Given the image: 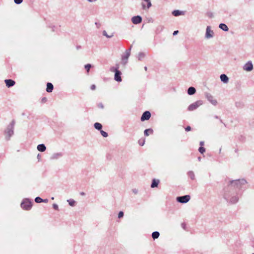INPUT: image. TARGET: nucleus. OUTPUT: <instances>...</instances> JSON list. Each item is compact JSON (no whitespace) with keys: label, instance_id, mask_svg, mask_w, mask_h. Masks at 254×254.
Instances as JSON below:
<instances>
[{"label":"nucleus","instance_id":"f257e3e1","mask_svg":"<svg viewBox=\"0 0 254 254\" xmlns=\"http://www.w3.org/2000/svg\"><path fill=\"white\" fill-rule=\"evenodd\" d=\"M239 194L236 191H234L233 190L228 192H225L224 195V198L230 203L232 204H235L237 203L239 199Z\"/></svg>","mask_w":254,"mask_h":254},{"label":"nucleus","instance_id":"f03ea898","mask_svg":"<svg viewBox=\"0 0 254 254\" xmlns=\"http://www.w3.org/2000/svg\"><path fill=\"white\" fill-rule=\"evenodd\" d=\"M15 125V121L14 120L12 121L10 124L7 127L6 129L4 131V135L5 139L7 140L10 139V137L14 133V127Z\"/></svg>","mask_w":254,"mask_h":254},{"label":"nucleus","instance_id":"7ed1b4c3","mask_svg":"<svg viewBox=\"0 0 254 254\" xmlns=\"http://www.w3.org/2000/svg\"><path fill=\"white\" fill-rule=\"evenodd\" d=\"M246 184V181L244 179L242 180H236L231 181L230 185L229 187L230 190H232V187H236L237 189H240L242 186Z\"/></svg>","mask_w":254,"mask_h":254},{"label":"nucleus","instance_id":"20e7f679","mask_svg":"<svg viewBox=\"0 0 254 254\" xmlns=\"http://www.w3.org/2000/svg\"><path fill=\"white\" fill-rule=\"evenodd\" d=\"M21 206L23 209L28 210L31 208L32 202L29 199L25 198L21 203Z\"/></svg>","mask_w":254,"mask_h":254},{"label":"nucleus","instance_id":"39448f33","mask_svg":"<svg viewBox=\"0 0 254 254\" xmlns=\"http://www.w3.org/2000/svg\"><path fill=\"white\" fill-rule=\"evenodd\" d=\"M203 101L202 100H198L195 102L191 104L188 107V110L193 111L197 109L198 107L202 105Z\"/></svg>","mask_w":254,"mask_h":254},{"label":"nucleus","instance_id":"423d86ee","mask_svg":"<svg viewBox=\"0 0 254 254\" xmlns=\"http://www.w3.org/2000/svg\"><path fill=\"white\" fill-rule=\"evenodd\" d=\"M190 199V195H185L181 196H178L176 200L178 202L181 203H186L188 202Z\"/></svg>","mask_w":254,"mask_h":254},{"label":"nucleus","instance_id":"0eeeda50","mask_svg":"<svg viewBox=\"0 0 254 254\" xmlns=\"http://www.w3.org/2000/svg\"><path fill=\"white\" fill-rule=\"evenodd\" d=\"M130 51L131 47L128 50H127L126 51L125 54H124L122 57V60L125 64L127 63V60L130 55Z\"/></svg>","mask_w":254,"mask_h":254},{"label":"nucleus","instance_id":"6e6552de","mask_svg":"<svg viewBox=\"0 0 254 254\" xmlns=\"http://www.w3.org/2000/svg\"><path fill=\"white\" fill-rule=\"evenodd\" d=\"M214 36V32L211 30V27L209 26H207L206 29V33L205 37L206 39H210Z\"/></svg>","mask_w":254,"mask_h":254},{"label":"nucleus","instance_id":"1a4fd4ad","mask_svg":"<svg viewBox=\"0 0 254 254\" xmlns=\"http://www.w3.org/2000/svg\"><path fill=\"white\" fill-rule=\"evenodd\" d=\"M253 69V64L251 61L248 62L243 66V69L247 71H251Z\"/></svg>","mask_w":254,"mask_h":254},{"label":"nucleus","instance_id":"9d476101","mask_svg":"<svg viewBox=\"0 0 254 254\" xmlns=\"http://www.w3.org/2000/svg\"><path fill=\"white\" fill-rule=\"evenodd\" d=\"M151 117V114L148 111H146L145 112H144L143 114L142 115L141 117V121H144L145 120H148L150 119Z\"/></svg>","mask_w":254,"mask_h":254},{"label":"nucleus","instance_id":"9b49d317","mask_svg":"<svg viewBox=\"0 0 254 254\" xmlns=\"http://www.w3.org/2000/svg\"><path fill=\"white\" fill-rule=\"evenodd\" d=\"M132 22L134 24H137L141 22L142 18L140 16H134L131 18Z\"/></svg>","mask_w":254,"mask_h":254},{"label":"nucleus","instance_id":"f8f14e48","mask_svg":"<svg viewBox=\"0 0 254 254\" xmlns=\"http://www.w3.org/2000/svg\"><path fill=\"white\" fill-rule=\"evenodd\" d=\"M206 97L207 100L213 105H216L217 103V101L214 98L213 96L210 94H207Z\"/></svg>","mask_w":254,"mask_h":254},{"label":"nucleus","instance_id":"ddd939ff","mask_svg":"<svg viewBox=\"0 0 254 254\" xmlns=\"http://www.w3.org/2000/svg\"><path fill=\"white\" fill-rule=\"evenodd\" d=\"M121 74L122 73L120 70L117 71L115 73L114 79L118 82H121L122 80Z\"/></svg>","mask_w":254,"mask_h":254},{"label":"nucleus","instance_id":"4468645a","mask_svg":"<svg viewBox=\"0 0 254 254\" xmlns=\"http://www.w3.org/2000/svg\"><path fill=\"white\" fill-rule=\"evenodd\" d=\"M4 82L6 86L8 88L13 86L15 84V82L12 79H5Z\"/></svg>","mask_w":254,"mask_h":254},{"label":"nucleus","instance_id":"2eb2a0df","mask_svg":"<svg viewBox=\"0 0 254 254\" xmlns=\"http://www.w3.org/2000/svg\"><path fill=\"white\" fill-rule=\"evenodd\" d=\"M63 155V153L62 152H58V153H55L52 154V155L51 157V159L52 160H55V159H58L61 157H62Z\"/></svg>","mask_w":254,"mask_h":254},{"label":"nucleus","instance_id":"dca6fc26","mask_svg":"<svg viewBox=\"0 0 254 254\" xmlns=\"http://www.w3.org/2000/svg\"><path fill=\"white\" fill-rule=\"evenodd\" d=\"M220 79L222 82L226 83L228 82L229 78L228 76L225 74H222L220 76Z\"/></svg>","mask_w":254,"mask_h":254},{"label":"nucleus","instance_id":"f3484780","mask_svg":"<svg viewBox=\"0 0 254 254\" xmlns=\"http://www.w3.org/2000/svg\"><path fill=\"white\" fill-rule=\"evenodd\" d=\"M54 88L53 85L50 82L47 83L46 91L47 92H52Z\"/></svg>","mask_w":254,"mask_h":254},{"label":"nucleus","instance_id":"a211bd4d","mask_svg":"<svg viewBox=\"0 0 254 254\" xmlns=\"http://www.w3.org/2000/svg\"><path fill=\"white\" fill-rule=\"evenodd\" d=\"M38 151L40 152H44L46 150V147L44 144H40L37 146V147Z\"/></svg>","mask_w":254,"mask_h":254},{"label":"nucleus","instance_id":"6ab92c4d","mask_svg":"<svg viewBox=\"0 0 254 254\" xmlns=\"http://www.w3.org/2000/svg\"><path fill=\"white\" fill-rule=\"evenodd\" d=\"M196 92V90L193 87H190L188 89V94L190 95H193Z\"/></svg>","mask_w":254,"mask_h":254},{"label":"nucleus","instance_id":"aec40b11","mask_svg":"<svg viewBox=\"0 0 254 254\" xmlns=\"http://www.w3.org/2000/svg\"><path fill=\"white\" fill-rule=\"evenodd\" d=\"M219 27L224 31H228L229 30L228 26L224 23L220 24Z\"/></svg>","mask_w":254,"mask_h":254},{"label":"nucleus","instance_id":"412c9836","mask_svg":"<svg viewBox=\"0 0 254 254\" xmlns=\"http://www.w3.org/2000/svg\"><path fill=\"white\" fill-rule=\"evenodd\" d=\"M159 182V180L153 179L151 185V187L152 188L157 187L158 185Z\"/></svg>","mask_w":254,"mask_h":254},{"label":"nucleus","instance_id":"4be33fe9","mask_svg":"<svg viewBox=\"0 0 254 254\" xmlns=\"http://www.w3.org/2000/svg\"><path fill=\"white\" fill-rule=\"evenodd\" d=\"M183 12L179 10H175L172 12V14L175 16H178L183 14Z\"/></svg>","mask_w":254,"mask_h":254},{"label":"nucleus","instance_id":"5701e85b","mask_svg":"<svg viewBox=\"0 0 254 254\" xmlns=\"http://www.w3.org/2000/svg\"><path fill=\"white\" fill-rule=\"evenodd\" d=\"M160 236V233L157 232V231H155V232H153L152 233V238L155 240L156 239H157L158 238V237H159Z\"/></svg>","mask_w":254,"mask_h":254},{"label":"nucleus","instance_id":"b1692460","mask_svg":"<svg viewBox=\"0 0 254 254\" xmlns=\"http://www.w3.org/2000/svg\"><path fill=\"white\" fill-rule=\"evenodd\" d=\"M94 127L99 130H101L102 128V125L99 123H96L94 125Z\"/></svg>","mask_w":254,"mask_h":254},{"label":"nucleus","instance_id":"393cba45","mask_svg":"<svg viewBox=\"0 0 254 254\" xmlns=\"http://www.w3.org/2000/svg\"><path fill=\"white\" fill-rule=\"evenodd\" d=\"M149 132L150 134L153 133V130L151 128L146 129L144 130V133L145 136H148L149 135Z\"/></svg>","mask_w":254,"mask_h":254},{"label":"nucleus","instance_id":"a878e982","mask_svg":"<svg viewBox=\"0 0 254 254\" xmlns=\"http://www.w3.org/2000/svg\"><path fill=\"white\" fill-rule=\"evenodd\" d=\"M188 176L192 180H193L195 179V175L192 171H189L188 173Z\"/></svg>","mask_w":254,"mask_h":254},{"label":"nucleus","instance_id":"bb28decb","mask_svg":"<svg viewBox=\"0 0 254 254\" xmlns=\"http://www.w3.org/2000/svg\"><path fill=\"white\" fill-rule=\"evenodd\" d=\"M119 64H117L116 67H111L110 68V71L111 72H114L115 73L116 72H117V71L119 70Z\"/></svg>","mask_w":254,"mask_h":254},{"label":"nucleus","instance_id":"cd10ccee","mask_svg":"<svg viewBox=\"0 0 254 254\" xmlns=\"http://www.w3.org/2000/svg\"><path fill=\"white\" fill-rule=\"evenodd\" d=\"M163 29H164V26H162V25H159L156 28V32L157 33H159L161 31H162Z\"/></svg>","mask_w":254,"mask_h":254},{"label":"nucleus","instance_id":"c85d7f7f","mask_svg":"<svg viewBox=\"0 0 254 254\" xmlns=\"http://www.w3.org/2000/svg\"><path fill=\"white\" fill-rule=\"evenodd\" d=\"M145 57V54L143 53H139L138 55V59L139 61H141L142 59H143Z\"/></svg>","mask_w":254,"mask_h":254},{"label":"nucleus","instance_id":"c756f323","mask_svg":"<svg viewBox=\"0 0 254 254\" xmlns=\"http://www.w3.org/2000/svg\"><path fill=\"white\" fill-rule=\"evenodd\" d=\"M67 201L68 202L69 205H70L71 206H74L75 201L73 199H70L67 200Z\"/></svg>","mask_w":254,"mask_h":254},{"label":"nucleus","instance_id":"7c9ffc66","mask_svg":"<svg viewBox=\"0 0 254 254\" xmlns=\"http://www.w3.org/2000/svg\"><path fill=\"white\" fill-rule=\"evenodd\" d=\"M43 201V199L42 198H41V197L38 196V197H36L35 199V201L36 202V203H40V202H42Z\"/></svg>","mask_w":254,"mask_h":254},{"label":"nucleus","instance_id":"2f4dec72","mask_svg":"<svg viewBox=\"0 0 254 254\" xmlns=\"http://www.w3.org/2000/svg\"><path fill=\"white\" fill-rule=\"evenodd\" d=\"M100 132L102 135L104 137H107L108 136V133L105 131L101 130Z\"/></svg>","mask_w":254,"mask_h":254},{"label":"nucleus","instance_id":"473e14b6","mask_svg":"<svg viewBox=\"0 0 254 254\" xmlns=\"http://www.w3.org/2000/svg\"><path fill=\"white\" fill-rule=\"evenodd\" d=\"M103 35L107 38H111L113 36V34H112L111 35H108L107 33V32L105 30L103 31Z\"/></svg>","mask_w":254,"mask_h":254},{"label":"nucleus","instance_id":"72a5a7b5","mask_svg":"<svg viewBox=\"0 0 254 254\" xmlns=\"http://www.w3.org/2000/svg\"><path fill=\"white\" fill-rule=\"evenodd\" d=\"M91 67V65L89 64H87L85 65V68L86 69V70L88 72H89Z\"/></svg>","mask_w":254,"mask_h":254},{"label":"nucleus","instance_id":"f704fd0d","mask_svg":"<svg viewBox=\"0 0 254 254\" xmlns=\"http://www.w3.org/2000/svg\"><path fill=\"white\" fill-rule=\"evenodd\" d=\"M198 151L201 154H203L205 151V149L203 147L200 146L198 149Z\"/></svg>","mask_w":254,"mask_h":254},{"label":"nucleus","instance_id":"c9c22d12","mask_svg":"<svg viewBox=\"0 0 254 254\" xmlns=\"http://www.w3.org/2000/svg\"><path fill=\"white\" fill-rule=\"evenodd\" d=\"M124 216V212L123 211H120L118 214L119 218H121Z\"/></svg>","mask_w":254,"mask_h":254},{"label":"nucleus","instance_id":"e433bc0d","mask_svg":"<svg viewBox=\"0 0 254 254\" xmlns=\"http://www.w3.org/2000/svg\"><path fill=\"white\" fill-rule=\"evenodd\" d=\"M14 1L16 4H19L22 2L23 0H14Z\"/></svg>","mask_w":254,"mask_h":254},{"label":"nucleus","instance_id":"4c0bfd02","mask_svg":"<svg viewBox=\"0 0 254 254\" xmlns=\"http://www.w3.org/2000/svg\"><path fill=\"white\" fill-rule=\"evenodd\" d=\"M53 207L54 209L58 210L59 207H58V205L57 204H55V203L53 204Z\"/></svg>","mask_w":254,"mask_h":254},{"label":"nucleus","instance_id":"58836bf2","mask_svg":"<svg viewBox=\"0 0 254 254\" xmlns=\"http://www.w3.org/2000/svg\"><path fill=\"white\" fill-rule=\"evenodd\" d=\"M98 107L99 108H101V109H103V108H104V105H103V104L102 103H100L98 104Z\"/></svg>","mask_w":254,"mask_h":254},{"label":"nucleus","instance_id":"ea45409f","mask_svg":"<svg viewBox=\"0 0 254 254\" xmlns=\"http://www.w3.org/2000/svg\"><path fill=\"white\" fill-rule=\"evenodd\" d=\"M147 7L148 8H149V7H150L151 6V3L150 0L149 1H147Z\"/></svg>","mask_w":254,"mask_h":254},{"label":"nucleus","instance_id":"a19ab883","mask_svg":"<svg viewBox=\"0 0 254 254\" xmlns=\"http://www.w3.org/2000/svg\"><path fill=\"white\" fill-rule=\"evenodd\" d=\"M185 130L186 131H189L191 130V127L190 126H188L185 128Z\"/></svg>","mask_w":254,"mask_h":254},{"label":"nucleus","instance_id":"79ce46f5","mask_svg":"<svg viewBox=\"0 0 254 254\" xmlns=\"http://www.w3.org/2000/svg\"><path fill=\"white\" fill-rule=\"evenodd\" d=\"M90 89L92 90H94L96 89V86L94 84H93L91 86Z\"/></svg>","mask_w":254,"mask_h":254},{"label":"nucleus","instance_id":"37998d69","mask_svg":"<svg viewBox=\"0 0 254 254\" xmlns=\"http://www.w3.org/2000/svg\"><path fill=\"white\" fill-rule=\"evenodd\" d=\"M179 31L178 30L174 31L173 35L174 36L176 35L178 33Z\"/></svg>","mask_w":254,"mask_h":254},{"label":"nucleus","instance_id":"c03bdc74","mask_svg":"<svg viewBox=\"0 0 254 254\" xmlns=\"http://www.w3.org/2000/svg\"><path fill=\"white\" fill-rule=\"evenodd\" d=\"M47 101V99L45 97H44L42 99V102L44 103V102H46Z\"/></svg>","mask_w":254,"mask_h":254},{"label":"nucleus","instance_id":"a18cd8bd","mask_svg":"<svg viewBox=\"0 0 254 254\" xmlns=\"http://www.w3.org/2000/svg\"><path fill=\"white\" fill-rule=\"evenodd\" d=\"M132 192L136 194L137 193V190L136 189H133L132 190Z\"/></svg>","mask_w":254,"mask_h":254},{"label":"nucleus","instance_id":"49530a36","mask_svg":"<svg viewBox=\"0 0 254 254\" xmlns=\"http://www.w3.org/2000/svg\"><path fill=\"white\" fill-rule=\"evenodd\" d=\"M199 144L201 146H202L203 145H204V141H201L200 142Z\"/></svg>","mask_w":254,"mask_h":254},{"label":"nucleus","instance_id":"de8ad7c7","mask_svg":"<svg viewBox=\"0 0 254 254\" xmlns=\"http://www.w3.org/2000/svg\"><path fill=\"white\" fill-rule=\"evenodd\" d=\"M87 0L90 2H94V1H96L97 0Z\"/></svg>","mask_w":254,"mask_h":254},{"label":"nucleus","instance_id":"09e8293b","mask_svg":"<svg viewBox=\"0 0 254 254\" xmlns=\"http://www.w3.org/2000/svg\"><path fill=\"white\" fill-rule=\"evenodd\" d=\"M80 194L81 195H85V193L84 192H81L80 193Z\"/></svg>","mask_w":254,"mask_h":254},{"label":"nucleus","instance_id":"8fccbe9b","mask_svg":"<svg viewBox=\"0 0 254 254\" xmlns=\"http://www.w3.org/2000/svg\"><path fill=\"white\" fill-rule=\"evenodd\" d=\"M48 201V200L47 199H43V201L42 202H47Z\"/></svg>","mask_w":254,"mask_h":254},{"label":"nucleus","instance_id":"3c124183","mask_svg":"<svg viewBox=\"0 0 254 254\" xmlns=\"http://www.w3.org/2000/svg\"><path fill=\"white\" fill-rule=\"evenodd\" d=\"M142 6L143 9L145 8V5L144 3H142Z\"/></svg>","mask_w":254,"mask_h":254},{"label":"nucleus","instance_id":"603ef678","mask_svg":"<svg viewBox=\"0 0 254 254\" xmlns=\"http://www.w3.org/2000/svg\"><path fill=\"white\" fill-rule=\"evenodd\" d=\"M198 159L199 161H200L201 160V158L199 157L198 158Z\"/></svg>","mask_w":254,"mask_h":254},{"label":"nucleus","instance_id":"864d4df0","mask_svg":"<svg viewBox=\"0 0 254 254\" xmlns=\"http://www.w3.org/2000/svg\"><path fill=\"white\" fill-rule=\"evenodd\" d=\"M144 0L145 1H146V2H147V1H150V0Z\"/></svg>","mask_w":254,"mask_h":254},{"label":"nucleus","instance_id":"5fc2aeb1","mask_svg":"<svg viewBox=\"0 0 254 254\" xmlns=\"http://www.w3.org/2000/svg\"><path fill=\"white\" fill-rule=\"evenodd\" d=\"M144 69H145V70H147V67H146V66H145V67H144Z\"/></svg>","mask_w":254,"mask_h":254},{"label":"nucleus","instance_id":"6e6d98bb","mask_svg":"<svg viewBox=\"0 0 254 254\" xmlns=\"http://www.w3.org/2000/svg\"><path fill=\"white\" fill-rule=\"evenodd\" d=\"M140 145H143V143H142V142H141V144L140 143Z\"/></svg>","mask_w":254,"mask_h":254},{"label":"nucleus","instance_id":"4d7b16f0","mask_svg":"<svg viewBox=\"0 0 254 254\" xmlns=\"http://www.w3.org/2000/svg\"><path fill=\"white\" fill-rule=\"evenodd\" d=\"M140 145H143V143H142V142H141V144L140 143Z\"/></svg>","mask_w":254,"mask_h":254},{"label":"nucleus","instance_id":"13d9d810","mask_svg":"<svg viewBox=\"0 0 254 254\" xmlns=\"http://www.w3.org/2000/svg\"><path fill=\"white\" fill-rule=\"evenodd\" d=\"M215 118L216 119H218V116H215Z\"/></svg>","mask_w":254,"mask_h":254},{"label":"nucleus","instance_id":"bf43d9fd","mask_svg":"<svg viewBox=\"0 0 254 254\" xmlns=\"http://www.w3.org/2000/svg\"><path fill=\"white\" fill-rule=\"evenodd\" d=\"M95 24H96V25H98V24H97V22H96V23H95Z\"/></svg>","mask_w":254,"mask_h":254},{"label":"nucleus","instance_id":"052dcab7","mask_svg":"<svg viewBox=\"0 0 254 254\" xmlns=\"http://www.w3.org/2000/svg\"><path fill=\"white\" fill-rule=\"evenodd\" d=\"M252 254H254V253H253Z\"/></svg>","mask_w":254,"mask_h":254}]
</instances>
